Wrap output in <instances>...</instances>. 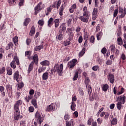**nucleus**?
<instances>
[{"label": "nucleus", "instance_id": "obj_30", "mask_svg": "<svg viewBox=\"0 0 126 126\" xmlns=\"http://www.w3.org/2000/svg\"><path fill=\"white\" fill-rule=\"evenodd\" d=\"M31 36H33L35 34V27L32 26L30 31Z\"/></svg>", "mask_w": 126, "mask_h": 126}, {"label": "nucleus", "instance_id": "obj_9", "mask_svg": "<svg viewBox=\"0 0 126 126\" xmlns=\"http://www.w3.org/2000/svg\"><path fill=\"white\" fill-rule=\"evenodd\" d=\"M45 7L44 4H42V2H39L37 5L34 8L35 11L42 10Z\"/></svg>", "mask_w": 126, "mask_h": 126}, {"label": "nucleus", "instance_id": "obj_23", "mask_svg": "<svg viewBox=\"0 0 126 126\" xmlns=\"http://www.w3.org/2000/svg\"><path fill=\"white\" fill-rule=\"evenodd\" d=\"M117 44L118 45H119V46H122V45H123V39H122L121 36H119L117 38Z\"/></svg>", "mask_w": 126, "mask_h": 126}, {"label": "nucleus", "instance_id": "obj_7", "mask_svg": "<svg viewBox=\"0 0 126 126\" xmlns=\"http://www.w3.org/2000/svg\"><path fill=\"white\" fill-rule=\"evenodd\" d=\"M119 13H122V14L119 16V17L120 18H124V17L126 16V8L124 9H124H123L122 7H120L119 9Z\"/></svg>", "mask_w": 126, "mask_h": 126}, {"label": "nucleus", "instance_id": "obj_36", "mask_svg": "<svg viewBox=\"0 0 126 126\" xmlns=\"http://www.w3.org/2000/svg\"><path fill=\"white\" fill-rule=\"evenodd\" d=\"M77 78H78V72H76L74 75V77L73 78V81H75V80H77Z\"/></svg>", "mask_w": 126, "mask_h": 126}, {"label": "nucleus", "instance_id": "obj_37", "mask_svg": "<svg viewBox=\"0 0 126 126\" xmlns=\"http://www.w3.org/2000/svg\"><path fill=\"white\" fill-rule=\"evenodd\" d=\"M33 59L34 63H38V61H39V59H38V55H37V54L34 55L33 56Z\"/></svg>", "mask_w": 126, "mask_h": 126}, {"label": "nucleus", "instance_id": "obj_57", "mask_svg": "<svg viewBox=\"0 0 126 126\" xmlns=\"http://www.w3.org/2000/svg\"><path fill=\"white\" fill-rule=\"evenodd\" d=\"M11 48H12V43H10L8 44V46L6 47V50H9Z\"/></svg>", "mask_w": 126, "mask_h": 126}, {"label": "nucleus", "instance_id": "obj_20", "mask_svg": "<svg viewBox=\"0 0 126 126\" xmlns=\"http://www.w3.org/2000/svg\"><path fill=\"white\" fill-rule=\"evenodd\" d=\"M49 78V73L45 72L42 75V79L43 80H47Z\"/></svg>", "mask_w": 126, "mask_h": 126}, {"label": "nucleus", "instance_id": "obj_59", "mask_svg": "<svg viewBox=\"0 0 126 126\" xmlns=\"http://www.w3.org/2000/svg\"><path fill=\"white\" fill-rule=\"evenodd\" d=\"M61 3H62V0H59L57 4V7L58 9L61 6Z\"/></svg>", "mask_w": 126, "mask_h": 126}, {"label": "nucleus", "instance_id": "obj_27", "mask_svg": "<svg viewBox=\"0 0 126 126\" xmlns=\"http://www.w3.org/2000/svg\"><path fill=\"white\" fill-rule=\"evenodd\" d=\"M123 103L121 102H118V103H117V109L118 110H119V111H121L122 107H123V106L122 105Z\"/></svg>", "mask_w": 126, "mask_h": 126}, {"label": "nucleus", "instance_id": "obj_58", "mask_svg": "<svg viewBox=\"0 0 126 126\" xmlns=\"http://www.w3.org/2000/svg\"><path fill=\"white\" fill-rule=\"evenodd\" d=\"M82 41H83V38L82 37V35H81L79 36L78 39L79 44H81V43H82Z\"/></svg>", "mask_w": 126, "mask_h": 126}, {"label": "nucleus", "instance_id": "obj_41", "mask_svg": "<svg viewBox=\"0 0 126 126\" xmlns=\"http://www.w3.org/2000/svg\"><path fill=\"white\" fill-rule=\"evenodd\" d=\"M20 117V114H19V111L18 112V113L16 112V114H15V115H14L15 120H18V119H19Z\"/></svg>", "mask_w": 126, "mask_h": 126}, {"label": "nucleus", "instance_id": "obj_5", "mask_svg": "<svg viewBox=\"0 0 126 126\" xmlns=\"http://www.w3.org/2000/svg\"><path fill=\"white\" fill-rule=\"evenodd\" d=\"M65 30H66V26H65V23H63L60 25L59 27V34H63L65 32Z\"/></svg>", "mask_w": 126, "mask_h": 126}, {"label": "nucleus", "instance_id": "obj_52", "mask_svg": "<svg viewBox=\"0 0 126 126\" xmlns=\"http://www.w3.org/2000/svg\"><path fill=\"white\" fill-rule=\"evenodd\" d=\"M101 52L102 54H103V55H105V54H106V53H107V48H106L105 47H103L101 49Z\"/></svg>", "mask_w": 126, "mask_h": 126}, {"label": "nucleus", "instance_id": "obj_46", "mask_svg": "<svg viewBox=\"0 0 126 126\" xmlns=\"http://www.w3.org/2000/svg\"><path fill=\"white\" fill-rule=\"evenodd\" d=\"M32 97H33V96L30 95V96H28V97H27L25 98V100L27 102V103H29V101H30V100H31V99H32Z\"/></svg>", "mask_w": 126, "mask_h": 126}, {"label": "nucleus", "instance_id": "obj_21", "mask_svg": "<svg viewBox=\"0 0 126 126\" xmlns=\"http://www.w3.org/2000/svg\"><path fill=\"white\" fill-rule=\"evenodd\" d=\"M102 36H103V32H98L96 35V38H97V41L100 40L101 38H102Z\"/></svg>", "mask_w": 126, "mask_h": 126}, {"label": "nucleus", "instance_id": "obj_19", "mask_svg": "<svg viewBox=\"0 0 126 126\" xmlns=\"http://www.w3.org/2000/svg\"><path fill=\"white\" fill-rule=\"evenodd\" d=\"M101 88L103 91H104V92H106V91H108V89L109 88V85L108 84L102 85L101 86Z\"/></svg>", "mask_w": 126, "mask_h": 126}, {"label": "nucleus", "instance_id": "obj_16", "mask_svg": "<svg viewBox=\"0 0 126 126\" xmlns=\"http://www.w3.org/2000/svg\"><path fill=\"white\" fill-rule=\"evenodd\" d=\"M34 65V62H32L29 65V68L28 70V73H30V72L32 71V70H33V67Z\"/></svg>", "mask_w": 126, "mask_h": 126}, {"label": "nucleus", "instance_id": "obj_12", "mask_svg": "<svg viewBox=\"0 0 126 126\" xmlns=\"http://www.w3.org/2000/svg\"><path fill=\"white\" fill-rule=\"evenodd\" d=\"M14 79H16V81L19 82L20 81V79H19V72L17 71L15 72L14 75Z\"/></svg>", "mask_w": 126, "mask_h": 126}, {"label": "nucleus", "instance_id": "obj_18", "mask_svg": "<svg viewBox=\"0 0 126 126\" xmlns=\"http://www.w3.org/2000/svg\"><path fill=\"white\" fill-rule=\"evenodd\" d=\"M43 48H44V45L43 44H41L40 45L36 46L34 48V51H35V52H37L38 51H41V50H42V49H43Z\"/></svg>", "mask_w": 126, "mask_h": 126}, {"label": "nucleus", "instance_id": "obj_44", "mask_svg": "<svg viewBox=\"0 0 126 126\" xmlns=\"http://www.w3.org/2000/svg\"><path fill=\"white\" fill-rule=\"evenodd\" d=\"M70 41L66 40L65 41H64L63 44L65 47H66V46H69V45H70Z\"/></svg>", "mask_w": 126, "mask_h": 126}, {"label": "nucleus", "instance_id": "obj_31", "mask_svg": "<svg viewBox=\"0 0 126 126\" xmlns=\"http://www.w3.org/2000/svg\"><path fill=\"white\" fill-rule=\"evenodd\" d=\"M7 73L8 75H11L12 74V70L10 67H7Z\"/></svg>", "mask_w": 126, "mask_h": 126}, {"label": "nucleus", "instance_id": "obj_35", "mask_svg": "<svg viewBox=\"0 0 126 126\" xmlns=\"http://www.w3.org/2000/svg\"><path fill=\"white\" fill-rule=\"evenodd\" d=\"M32 104L35 107V108H37L38 105H37V101L35 99H32Z\"/></svg>", "mask_w": 126, "mask_h": 126}, {"label": "nucleus", "instance_id": "obj_53", "mask_svg": "<svg viewBox=\"0 0 126 126\" xmlns=\"http://www.w3.org/2000/svg\"><path fill=\"white\" fill-rule=\"evenodd\" d=\"M38 24L40 25V26H43L44 25V20H40L38 21Z\"/></svg>", "mask_w": 126, "mask_h": 126}, {"label": "nucleus", "instance_id": "obj_2", "mask_svg": "<svg viewBox=\"0 0 126 126\" xmlns=\"http://www.w3.org/2000/svg\"><path fill=\"white\" fill-rule=\"evenodd\" d=\"M35 120H36V122H34V125L32 126H38V124L37 123L39 124V125H41V123H43L44 121V117L42 116L40 113L37 112L35 114Z\"/></svg>", "mask_w": 126, "mask_h": 126}, {"label": "nucleus", "instance_id": "obj_49", "mask_svg": "<svg viewBox=\"0 0 126 126\" xmlns=\"http://www.w3.org/2000/svg\"><path fill=\"white\" fill-rule=\"evenodd\" d=\"M16 0H8V2L9 3L10 5H12L14 4Z\"/></svg>", "mask_w": 126, "mask_h": 126}, {"label": "nucleus", "instance_id": "obj_48", "mask_svg": "<svg viewBox=\"0 0 126 126\" xmlns=\"http://www.w3.org/2000/svg\"><path fill=\"white\" fill-rule=\"evenodd\" d=\"M40 95H41V94L40 93V92H35V93L34 94L35 98H38V97H40Z\"/></svg>", "mask_w": 126, "mask_h": 126}, {"label": "nucleus", "instance_id": "obj_10", "mask_svg": "<svg viewBox=\"0 0 126 126\" xmlns=\"http://www.w3.org/2000/svg\"><path fill=\"white\" fill-rule=\"evenodd\" d=\"M110 83L113 84L115 82V76L113 74L110 73L107 76Z\"/></svg>", "mask_w": 126, "mask_h": 126}, {"label": "nucleus", "instance_id": "obj_43", "mask_svg": "<svg viewBox=\"0 0 126 126\" xmlns=\"http://www.w3.org/2000/svg\"><path fill=\"white\" fill-rule=\"evenodd\" d=\"M117 123H118V120L117 118H114L111 121V125H117Z\"/></svg>", "mask_w": 126, "mask_h": 126}, {"label": "nucleus", "instance_id": "obj_34", "mask_svg": "<svg viewBox=\"0 0 126 126\" xmlns=\"http://www.w3.org/2000/svg\"><path fill=\"white\" fill-rule=\"evenodd\" d=\"M63 33H60L59 35L56 36V39H58V40H59V41H61V40H63Z\"/></svg>", "mask_w": 126, "mask_h": 126}, {"label": "nucleus", "instance_id": "obj_42", "mask_svg": "<svg viewBox=\"0 0 126 126\" xmlns=\"http://www.w3.org/2000/svg\"><path fill=\"white\" fill-rule=\"evenodd\" d=\"M85 83L86 85H89V83H90V80L89 79V78L86 77L85 79Z\"/></svg>", "mask_w": 126, "mask_h": 126}, {"label": "nucleus", "instance_id": "obj_4", "mask_svg": "<svg viewBox=\"0 0 126 126\" xmlns=\"http://www.w3.org/2000/svg\"><path fill=\"white\" fill-rule=\"evenodd\" d=\"M22 105V101L21 100H19L16 101L14 105V109L16 112V113H18L19 112V106Z\"/></svg>", "mask_w": 126, "mask_h": 126}, {"label": "nucleus", "instance_id": "obj_50", "mask_svg": "<svg viewBox=\"0 0 126 126\" xmlns=\"http://www.w3.org/2000/svg\"><path fill=\"white\" fill-rule=\"evenodd\" d=\"M94 41H95V37H94V36H92L90 39V42L91 43H92L93 44H94Z\"/></svg>", "mask_w": 126, "mask_h": 126}, {"label": "nucleus", "instance_id": "obj_8", "mask_svg": "<svg viewBox=\"0 0 126 126\" xmlns=\"http://www.w3.org/2000/svg\"><path fill=\"white\" fill-rule=\"evenodd\" d=\"M126 96L125 95H121L117 97L116 101L120 102L122 104H125L126 102Z\"/></svg>", "mask_w": 126, "mask_h": 126}, {"label": "nucleus", "instance_id": "obj_60", "mask_svg": "<svg viewBox=\"0 0 126 126\" xmlns=\"http://www.w3.org/2000/svg\"><path fill=\"white\" fill-rule=\"evenodd\" d=\"M35 93V91L34 90H31L29 92L30 96H32V95H34Z\"/></svg>", "mask_w": 126, "mask_h": 126}, {"label": "nucleus", "instance_id": "obj_38", "mask_svg": "<svg viewBox=\"0 0 126 126\" xmlns=\"http://www.w3.org/2000/svg\"><path fill=\"white\" fill-rule=\"evenodd\" d=\"M46 67L41 66L38 68V72L39 73H41V72H43L45 69H46Z\"/></svg>", "mask_w": 126, "mask_h": 126}, {"label": "nucleus", "instance_id": "obj_33", "mask_svg": "<svg viewBox=\"0 0 126 126\" xmlns=\"http://www.w3.org/2000/svg\"><path fill=\"white\" fill-rule=\"evenodd\" d=\"M13 41L15 46H17V43H18V37L15 36L14 38H13Z\"/></svg>", "mask_w": 126, "mask_h": 126}, {"label": "nucleus", "instance_id": "obj_55", "mask_svg": "<svg viewBox=\"0 0 126 126\" xmlns=\"http://www.w3.org/2000/svg\"><path fill=\"white\" fill-rule=\"evenodd\" d=\"M68 35L69 36V40H71V39L73 38V35L72 34V32H69Z\"/></svg>", "mask_w": 126, "mask_h": 126}, {"label": "nucleus", "instance_id": "obj_14", "mask_svg": "<svg viewBox=\"0 0 126 126\" xmlns=\"http://www.w3.org/2000/svg\"><path fill=\"white\" fill-rule=\"evenodd\" d=\"M83 9L84 12L83 16H85V17L89 18V14H88V11H87V7H84Z\"/></svg>", "mask_w": 126, "mask_h": 126}, {"label": "nucleus", "instance_id": "obj_40", "mask_svg": "<svg viewBox=\"0 0 126 126\" xmlns=\"http://www.w3.org/2000/svg\"><path fill=\"white\" fill-rule=\"evenodd\" d=\"M52 11V6L48 7L46 9V15H48L49 13H50Z\"/></svg>", "mask_w": 126, "mask_h": 126}, {"label": "nucleus", "instance_id": "obj_26", "mask_svg": "<svg viewBox=\"0 0 126 126\" xmlns=\"http://www.w3.org/2000/svg\"><path fill=\"white\" fill-rule=\"evenodd\" d=\"M86 50V49L85 48V47L83 48L82 51L79 54V56L80 57H82L84 55V54H85Z\"/></svg>", "mask_w": 126, "mask_h": 126}, {"label": "nucleus", "instance_id": "obj_32", "mask_svg": "<svg viewBox=\"0 0 126 126\" xmlns=\"http://www.w3.org/2000/svg\"><path fill=\"white\" fill-rule=\"evenodd\" d=\"M110 50L112 53H115V51H116V46L115 44H111L110 45Z\"/></svg>", "mask_w": 126, "mask_h": 126}, {"label": "nucleus", "instance_id": "obj_54", "mask_svg": "<svg viewBox=\"0 0 126 126\" xmlns=\"http://www.w3.org/2000/svg\"><path fill=\"white\" fill-rule=\"evenodd\" d=\"M124 92H125V89L122 88L121 89V91L118 92L117 95H121V94H123V93H124Z\"/></svg>", "mask_w": 126, "mask_h": 126}, {"label": "nucleus", "instance_id": "obj_45", "mask_svg": "<svg viewBox=\"0 0 126 126\" xmlns=\"http://www.w3.org/2000/svg\"><path fill=\"white\" fill-rule=\"evenodd\" d=\"M70 118V116H69V115L66 114L64 116V119L65 120V121H68V120H69V118Z\"/></svg>", "mask_w": 126, "mask_h": 126}, {"label": "nucleus", "instance_id": "obj_61", "mask_svg": "<svg viewBox=\"0 0 126 126\" xmlns=\"http://www.w3.org/2000/svg\"><path fill=\"white\" fill-rule=\"evenodd\" d=\"M112 63H113V61H112V60H109L106 62V64L107 65H111Z\"/></svg>", "mask_w": 126, "mask_h": 126}, {"label": "nucleus", "instance_id": "obj_64", "mask_svg": "<svg viewBox=\"0 0 126 126\" xmlns=\"http://www.w3.org/2000/svg\"><path fill=\"white\" fill-rule=\"evenodd\" d=\"M98 68H99V66H94L93 67H92V69L93 70H94V71H96V70H97V69H98Z\"/></svg>", "mask_w": 126, "mask_h": 126}, {"label": "nucleus", "instance_id": "obj_15", "mask_svg": "<svg viewBox=\"0 0 126 126\" xmlns=\"http://www.w3.org/2000/svg\"><path fill=\"white\" fill-rule=\"evenodd\" d=\"M98 13V10L97 8H94L93 12V20H95L96 19V17H97V14Z\"/></svg>", "mask_w": 126, "mask_h": 126}, {"label": "nucleus", "instance_id": "obj_22", "mask_svg": "<svg viewBox=\"0 0 126 126\" xmlns=\"http://www.w3.org/2000/svg\"><path fill=\"white\" fill-rule=\"evenodd\" d=\"M86 87L88 89V92L89 95H90L91 93H92V88L91 87V86L90 85H87Z\"/></svg>", "mask_w": 126, "mask_h": 126}, {"label": "nucleus", "instance_id": "obj_6", "mask_svg": "<svg viewBox=\"0 0 126 126\" xmlns=\"http://www.w3.org/2000/svg\"><path fill=\"white\" fill-rule=\"evenodd\" d=\"M56 110V104L52 103L48 106L46 109L47 112H52V111H55Z\"/></svg>", "mask_w": 126, "mask_h": 126}, {"label": "nucleus", "instance_id": "obj_17", "mask_svg": "<svg viewBox=\"0 0 126 126\" xmlns=\"http://www.w3.org/2000/svg\"><path fill=\"white\" fill-rule=\"evenodd\" d=\"M88 18H87L86 17V18L84 17V16H81L79 17V19H80L81 21H82L83 22H84L85 23H88Z\"/></svg>", "mask_w": 126, "mask_h": 126}, {"label": "nucleus", "instance_id": "obj_39", "mask_svg": "<svg viewBox=\"0 0 126 126\" xmlns=\"http://www.w3.org/2000/svg\"><path fill=\"white\" fill-rule=\"evenodd\" d=\"M10 65L12 68H15L16 67V65H15V61H13L10 63Z\"/></svg>", "mask_w": 126, "mask_h": 126}, {"label": "nucleus", "instance_id": "obj_3", "mask_svg": "<svg viewBox=\"0 0 126 126\" xmlns=\"http://www.w3.org/2000/svg\"><path fill=\"white\" fill-rule=\"evenodd\" d=\"M76 64H77V60L76 59H73L67 63L68 67H69V68H73Z\"/></svg>", "mask_w": 126, "mask_h": 126}, {"label": "nucleus", "instance_id": "obj_56", "mask_svg": "<svg viewBox=\"0 0 126 126\" xmlns=\"http://www.w3.org/2000/svg\"><path fill=\"white\" fill-rule=\"evenodd\" d=\"M4 71H5V68L4 67L0 68V74H2Z\"/></svg>", "mask_w": 126, "mask_h": 126}, {"label": "nucleus", "instance_id": "obj_1", "mask_svg": "<svg viewBox=\"0 0 126 126\" xmlns=\"http://www.w3.org/2000/svg\"><path fill=\"white\" fill-rule=\"evenodd\" d=\"M63 64L61 63L60 65H58V64H56L54 66V68L52 69L51 70V74H53V72H57L59 76H62V75L63 73Z\"/></svg>", "mask_w": 126, "mask_h": 126}, {"label": "nucleus", "instance_id": "obj_13", "mask_svg": "<svg viewBox=\"0 0 126 126\" xmlns=\"http://www.w3.org/2000/svg\"><path fill=\"white\" fill-rule=\"evenodd\" d=\"M40 64L42 65V66H49V65H50V61L48 60L43 61L40 62Z\"/></svg>", "mask_w": 126, "mask_h": 126}, {"label": "nucleus", "instance_id": "obj_51", "mask_svg": "<svg viewBox=\"0 0 126 126\" xmlns=\"http://www.w3.org/2000/svg\"><path fill=\"white\" fill-rule=\"evenodd\" d=\"M14 60H15L17 65H19V59H18V57H17V56H15Z\"/></svg>", "mask_w": 126, "mask_h": 126}, {"label": "nucleus", "instance_id": "obj_47", "mask_svg": "<svg viewBox=\"0 0 126 126\" xmlns=\"http://www.w3.org/2000/svg\"><path fill=\"white\" fill-rule=\"evenodd\" d=\"M24 87V84L23 83V82H21L20 83H19L18 85V87L20 89H21V88H23V87Z\"/></svg>", "mask_w": 126, "mask_h": 126}, {"label": "nucleus", "instance_id": "obj_11", "mask_svg": "<svg viewBox=\"0 0 126 126\" xmlns=\"http://www.w3.org/2000/svg\"><path fill=\"white\" fill-rule=\"evenodd\" d=\"M6 89L8 92V96L10 98V97H11V95H10V92H11L12 90V87L10 86V85H6Z\"/></svg>", "mask_w": 126, "mask_h": 126}, {"label": "nucleus", "instance_id": "obj_29", "mask_svg": "<svg viewBox=\"0 0 126 126\" xmlns=\"http://www.w3.org/2000/svg\"><path fill=\"white\" fill-rule=\"evenodd\" d=\"M31 21L30 18H26L25 21L24 22V26H27L29 24V22Z\"/></svg>", "mask_w": 126, "mask_h": 126}, {"label": "nucleus", "instance_id": "obj_63", "mask_svg": "<svg viewBox=\"0 0 126 126\" xmlns=\"http://www.w3.org/2000/svg\"><path fill=\"white\" fill-rule=\"evenodd\" d=\"M71 21H72V19H69L67 20V23L68 26H69V25H70V24H71Z\"/></svg>", "mask_w": 126, "mask_h": 126}, {"label": "nucleus", "instance_id": "obj_62", "mask_svg": "<svg viewBox=\"0 0 126 126\" xmlns=\"http://www.w3.org/2000/svg\"><path fill=\"white\" fill-rule=\"evenodd\" d=\"M118 9H115L114 12L113 16L114 17H116L117 15H118Z\"/></svg>", "mask_w": 126, "mask_h": 126}, {"label": "nucleus", "instance_id": "obj_28", "mask_svg": "<svg viewBox=\"0 0 126 126\" xmlns=\"http://www.w3.org/2000/svg\"><path fill=\"white\" fill-rule=\"evenodd\" d=\"M75 107H76V104L73 101H72L71 105V110L72 111H75Z\"/></svg>", "mask_w": 126, "mask_h": 126}, {"label": "nucleus", "instance_id": "obj_24", "mask_svg": "<svg viewBox=\"0 0 126 126\" xmlns=\"http://www.w3.org/2000/svg\"><path fill=\"white\" fill-rule=\"evenodd\" d=\"M53 21H54V18H50L48 21V27H51L53 25Z\"/></svg>", "mask_w": 126, "mask_h": 126}, {"label": "nucleus", "instance_id": "obj_25", "mask_svg": "<svg viewBox=\"0 0 126 126\" xmlns=\"http://www.w3.org/2000/svg\"><path fill=\"white\" fill-rule=\"evenodd\" d=\"M73 120L71 119L70 122L66 121V126H73Z\"/></svg>", "mask_w": 126, "mask_h": 126}]
</instances>
